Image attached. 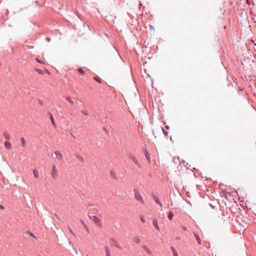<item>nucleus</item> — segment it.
Returning a JSON list of instances; mask_svg holds the SVG:
<instances>
[{
    "instance_id": "obj_1",
    "label": "nucleus",
    "mask_w": 256,
    "mask_h": 256,
    "mask_svg": "<svg viewBox=\"0 0 256 256\" xmlns=\"http://www.w3.org/2000/svg\"><path fill=\"white\" fill-rule=\"evenodd\" d=\"M52 172L51 173L52 177L55 179L57 177V170L56 166L53 164L52 166Z\"/></svg>"
},
{
    "instance_id": "obj_2",
    "label": "nucleus",
    "mask_w": 256,
    "mask_h": 256,
    "mask_svg": "<svg viewBox=\"0 0 256 256\" xmlns=\"http://www.w3.org/2000/svg\"><path fill=\"white\" fill-rule=\"evenodd\" d=\"M92 220L94 223L98 226L101 227L102 226V224L100 218H96L95 216H94Z\"/></svg>"
},
{
    "instance_id": "obj_3",
    "label": "nucleus",
    "mask_w": 256,
    "mask_h": 256,
    "mask_svg": "<svg viewBox=\"0 0 256 256\" xmlns=\"http://www.w3.org/2000/svg\"><path fill=\"white\" fill-rule=\"evenodd\" d=\"M135 198L137 200L140 201L142 204H144V200H143V198H142V195L140 193H138V192L136 193Z\"/></svg>"
},
{
    "instance_id": "obj_4",
    "label": "nucleus",
    "mask_w": 256,
    "mask_h": 256,
    "mask_svg": "<svg viewBox=\"0 0 256 256\" xmlns=\"http://www.w3.org/2000/svg\"><path fill=\"white\" fill-rule=\"evenodd\" d=\"M130 158L133 162L136 165H137L138 167H141L140 162H138L137 158L135 156L132 155L130 156Z\"/></svg>"
},
{
    "instance_id": "obj_5",
    "label": "nucleus",
    "mask_w": 256,
    "mask_h": 256,
    "mask_svg": "<svg viewBox=\"0 0 256 256\" xmlns=\"http://www.w3.org/2000/svg\"><path fill=\"white\" fill-rule=\"evenodd\" d=\"M106 256H112L110 250L108 246L104 247Z\"/></svg>"
},
{
    "instance_id": "obj_6",
    "label": "nucleus",
    "mask_w": 256,
    "mask_h": 256,
    "mask_svg": "<svg viewBox=\"0 0 256 256\" xmlns=\"http://www.w3.org/2000/svg\"><path fill=\"white\" fill-rule=\"evenodd\" d=\"M54 154H56L58 159L62 160L63 158L62 154L59 152H55Z\"/></svg>"
},
{
    "instance_id": "obj_7",
    "label": "nucleus",
    "mask_w": 256,
    "mask_h": 256,
    "mask_svg": "<svg viewBox=\"0 0 256 256\" xmlns=\"http://www.w3.org/2000/svg\"><path fill=\"white\" fill-rule=\"evenodd\" d=\"M153 224H154V228L158 231L160 230V227L158 226V222L157 221V220L156 219H154L153 220Z\"/></svg>"
},
{
    "instance_id": "obj_8",
    "label": "nucleus",
    "mask_w": 256,
    "mask_h": 256,
    "mask_svg": "<svg viewBox=\"0 0 256 256\" xmlns=\"http://www.w3.org/2000/svg\"><path fill=\"white\" fill-rule=\"evenodd\" d=\"M144 250L146 252V253L148 254H151L152 252L150 249H149L146 246H143Z\"/></svg>"
},
{
    "instance_id": "obj_9",
    "label": "nucleus",
    "mask_w": 256,
    "mask_h": 256,
    "mask_svg": "<svg viewBox=\"0 0 256 256\" xmlns=\"http://www.w3.org/2000/svg\"><path fill=\"white\" fill-rule=\"evenodd\" d=\"M5 147L8 149L10 150L11 148V144L8 141H6L4 143Z\"/></svg>"
},
{
    "instance_id": "obj_10",
    "label": "nucleus",
    "mask_w": 256,
    "mask_h": 256,
    "mask_svg": "<svg viewBox=\"0 0 256 256\" xmlns=\"http://www.w3.org/2000/svg\"><path fill=\"white\" fill-rule=\"evenodd\" d=\"M32 172H33L34 177L35 178H38V176H39L38 170H36V169L34 170L33 171H32Z\"/></svg>"
},
{
    "instance_id": "obj_11",
    "label": "nucleus",
    "mask_w": 256,
    "mask_h": 256,
    "mask_svg": "<svg viewBox=\"0 0 256 256\" xmlns=\"http://www.w3.org/2000/svg\"><path fill=\"white\" fill-rule=\"evenodd\" d=\"M20 142H21V144H22V146L23 148H24L26 146V141H25L24 138L23 137H22L20 138Z\"/></svg>"
},
{
    "instance_id": "obj_12",
    "label": "nucleus",
    "mask_w": 256,
    "mask_h": 256,
    "mask_svg": "<svg viewBox=\"0 0 256 256\" xmlns=\"http://www.w3.org/2000/svg\"><path fill=\"white\" fill-rule=\"evenodd\" d=\"M154 198L155 202L158 204H159L160 207L162 206V204L160 202V201L159 199L156 196H154Z\"/></svg>"
},
{
    "instance_id": "obj_13",
    "label": "nucleus",
    "mask_w": 256,
    "mask_h": 256,
    "mask_svg": "<svg viewBox=\"0 0 256 256\" xmlns=\"http://www.w3.org/2000/svg\"><path fill=\"white\" fill-rule=\"evenodd\" d=\"M134 242L136 243V244H140V237H138V236H136V237H135V238H134Z\"/></svg>"
},
{
    "instance_id": "obj_14",
    "label": "nucleus",
    "mask_w": 256,
    "mask_h": 256,
    "mask_svg": "<svg viewBox=\"0 0 256 256\" xmlns=\"http://www.w3.org/2000/svg\"><path fill=\"white\" fill-rule=\"evenodd\" d=\"M66 100L68 102L71 104H74V102L72 100V98H70V96H66Z\"/></svg>"
},
{
    "instance_id": "obj_15",
    "label": "nucleus",
    "mask_w": 256,
    "mask_h": 256,
    "mask_svg": "<svg viewBox=\"0 0 256 256\" xmlns=\"http://www.w3.org/2000/svg\"><path fill=\"white\" fill-rule=\"evenodd\" d=\"M76 157L78 158V160H79V161H80V162H84V158L82 156H77Z\"/></svg>"
},
{
    "instance_id": "obj_16",
    "label": "nucleus",
    "mask_w": 256,
    "mask_h": 256,
    "mask_svg": "<svg viewBox=\"0 0 256 256\" xmlns=\"http://www.w3.org/2000/svg\"><path fill=\"white\" fill-rule=\"evenodd\" d=\"M168 218L170 220H172L174 218V214L172 212H170L168 215Z\"/></svg>"
},
{
    "instance_id": "obj_17",
    "label": "nucleus",
    "mask_w": 256,
    "mask_h": 256,
    "mask_svg": "<svg viewBox=\"0 0 256 256\" xmlns=\"http://www.w3.org/2000/svg\"><path fill=\"white\" fill-rule=\"evenodd\" d=\"M3 135L4 136L6 139V140L10 139V136L8 133H6V132L4 133Z\"/></svg>"
},
{
    "instance_id": "obj_18",
    "label": "nucleus",
    "mask_w": 256,
    "mask_h": 256,
    "mask_svg": "<svg viewBox=\"0 0 256 256\" xmlns=\"http://www.w3.org/2000/svg\"><path fill=\"white\" fill-rule=\"evenodd\" d=\"M110 176L113 177L114 178H116V174L114 170H110Z\"/></svg>"
},
{
    "instance_id": "obj_19",
    "label": "nucleus",
    "mask_w": 256,
    "mask_h": 256,
    "mask_svg": "<svg viewBox=\"0 0 256 256\" xmlns=\"http://www.w3.org/2000/svg\"><path fill=\"white\" fill-rule=\"evenodd\" d=\"M35 70L39 74H44L43 71L40 69L36 68Z\"/></svg>"
},
{
    "instance_id": "obj_20",
    "label": "nucleus",
    "mask_w": 256,
    "mask_h": 256,
    "mask_svg": "<svg viewBox=\"0 0 256 256\" xmlns=\"http://www.w3.org/2000/svg\"><path fill=\"white\" fill-rule=\"evenodd\" d=\"M195 237L196 238V240H197L198 243L200 244H201V240H200V237L198 236H197L196 234H195Z\"/></svg>"
},
{
    "instance_id": "obj_21",
    "label": "nucleus",
    "mask_w": 256,
    "mask_h": 256,
    "mask_svg": "<svg viewBox=\"0 0 256 256\" xmlns=\"http://www.w3.org/2000/svg\"><path fill=\"white\" fill-rule=\"evenodd\" d=\"M68 229L70 231V232L74 236V237H76V235L75 234V233L72 231V230L70 228V227H68Z\"/></svg>"
},
{
    "instance_id": "obj_22",
    "label": "nucleus",
    "mask_w": 256,
    "mask_h": 256,
    "mask_svg": "<svg viewBox=\"0 0 256 256\" xmlns=\"http://www.w3.org/2000/svg\"><path fill=\"white\" fill-rule=\"evenodd\" d=\"M94 80H96V82H99V83H101V82H102L101 80H100L98 78V77H94Z\"/></svg>"
},
{
    "instance_id": "obj_23",
    "label": "nucleus",
    "mask_w": 256,
    "mask_h": 256,
    "mask_svg": "<svg viewBox=\"0 0 256 256\" xmlns=\"http://www.w3.org/2000/svg\"><path fill=\"white\" fill-rule=\"evenodd\" d=\"M82 112L84 114V115H86V116L88 115V110H82Z\"/></svg>"
},
{
    "instance_id": "obj_24",
    "label": "nucleus",
    "mask_w": 256,
    "mask_h": 256,
    "mask_svg": "<svg viewBox=\"0 0 256 256\" xmlns=\"http://www.w3.org/2000/svg\"><path fill=\"white\" fill-rule=\"evenodd\" d=\"M78 71L80 74H84V70H83L82 68H79L78 69Z\"/></svg>"
},
{
    "instance_id": "obj_25",
    "label": "nucleus",
    "mask_w": 256,
    "mask_h": 256,
    "mask_svg": "<svg viewBox=\"0 0 256 256\" xmlns=\"http://www.w3.org/2000/svg\"><path fill=\"white\" fill-rule=\"evenodd\" d=\"M50 120L52 122V124L54 126V118H52V114H50Z\"/></svg>"
},
{
    "instance_id": "obj_26",
    "label": "nucleus",
    "mask_w": 256,
    "mask_h": 256,
    "mask_svg": "<svg viewBox=\"0 0 256 256\" xmlns=\"http://www.w3.org/2000/svg\"><path fill=\"white\" fill-rule=\"evenodd\" d=\"M36 61L40 63V64H44V62L42 60H39L38 58H36Z\"/></svg>"
},
{
    "instance_id": "obj_27",
    "label": "nucleus",
    "mask_w": 256,
    "mask_h": 256,
    "mask_svg": "<svg viewBox=\"0 0 256 256\" xmlns=\"http://www.w3.org/2000/svg\"><path fill=\"white\" fill-rule=\"evenodd\" d=\"M84 227L86 228V230L88 232H89L88 228L85 224H84Z\"/></svg>"
},
{
    "instance_id": "obj_28",
    "label": "nucleus",
    "mask_w": 256,
    "mask_h": 256,
    "mask_svg": "<svg viewBox=\"0 0 256 256\" xmlns=\"http://www.w3.org/2000/svg\"><path fill=\"white\" fill-rule=\"evenodd\" d=\"M30 235L31 236H32V237H33V238H36V236L34 235V234H32V233L30 232Z\"/></svg>"
},
{
    "instance_id": "obj_29",
    "label": "nucleus",
    "mask_w": 256,
    "mask_h": 256,
    "mask_svg": "<svg viewBox=\"0 0 256 256\" xmlns=\"http://www.w3.org/2000/svg\"><path fill=\"white\" fill-rule=\"evenodd\" d=\"M140 220H141V221H142V222H144H144H145V220H144V218H140Z\"/></svg>"
},
{
    "instance_id": "obj_30",
    "label": "nucleus",
    "mask_w": 256,
    "mask_h": 256,
    "mask_svg": "<svg viewBox=\"0 0 256 256\" xmlns=\"http://www.w3.org/2000/svg\"><path fill=\"white\" fill-rule=\"evenodd\" d=\"M0 208L1 210H4V206L2 205H0Z\"/></svg>"
},
{
    "instance_id": "obj_31",
    "label": "nucleus",
    "mask_w": 256,
    "mask_h": 256,
    "mask_svg": "<svg viewBox=\"0 0 256 256\" xmlns=\"http://www.w3.org/2000/svg\"><path fill=\"white\" fill-rule=\"evenodd\" d=\"M174 256H178V254L176 252H174Z\"/></svg>"
},
{
    "instance_id": "obj_32",
    "label": "nucleus",
    "mask_w": 256,
    "mask_h": 256,
    "mask_svg": "<svg viewBox=\"0 0 256 256\" xmlns=\"http://www.w3.org/2000/svg\"><path fill=\"white\" fill-rule=\"evenodd\" d=\"M146 157L147 159H148V160H149V159H150V156L148 155V156H146Z\"/></svg>"
},
{
    "instance_id": "obj_33",
    "label": "nucleus",
    "mask_w": 256,
    "mask_h": 256,
    "mask_svg": "<svg viewBox=\"0 0 256 256\" xmlns=\"http://www.w3.org/2000/svg\"><path fill=\"white\" fill-rule=\"evenodd\" d=\"M86 256H88V255H86Z\"/></svg>"
}]
</instances>
